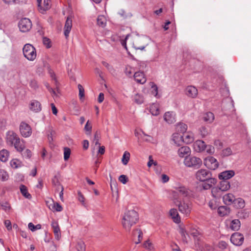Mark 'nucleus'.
Wrapping results in <instances>:
<instances>
[{"label": "nucleus", "instance_id": "nucleus-1", "mask_svg": "<svg viewBox=\"0 0 251 251\" xmlns=\"http://www.w3.org/2000/svg\"><path fill=\"white\" fill-rule=\"evenodd\" d=\"M137 220V212L134 210H128L123 216L122 224L126 230L129 231L131 227L136 223Z\"/></svg>", "mask_w": 251, "mask_h": 251}, {"label": "nucleus", "instance_id": "nucleus-2", "mask_svg": "<svg viewBox=\"0 0 251 251\" xmlns=\"http://www.w3.org/2000/svg\"><path fill=\"white\" fill-rule=\"evenodd\" d=\"M183 163L187 167L197 169L201 166L202 161L199 157L195 156L188 155L185 157Z\"/></svg>", "mask_w": 251, "mask_h": 251}, {"label": "nucleus", "instance_id": "nucleus-3", "mask_svg": "<svg viewBox=\"0 0 251 251\" xmlns=\"http://www.w3.org/2000/svg\"><path fill=\"white\" fill-rule=\"evenodd\" d=\"M24 57L29 61H34L37 56L36 49L30 44H26L23 48Z\"/></svg>", "mask_w": 251, "mask_h": 251}, {"label": "nucleus", "instance_id": "nucleus-4", "mask_svg": "<svg viewBox=\"0 0 251 251\" xmlns=\"http://www.w3.org/2000/svg\"><path fill=\"white\" fill-rule=\"evenodd\" d=\"M18 26L21 32H26L31 28L32 23L29 19L24 18L19 21Z\"/></svg>", "mask_w": 251, "mask_h": 251}, {"label": "nucleus", "instance_id": "nucleus-5", "mask_svg": "<svg viewBox=\"0 0 251 251\" xmlns=\"http://www.w3.org/2000/svg\"><path fill=\"white\" fill-rule=\"evenodd\" d=\"M204 166L211 170H215L219 167L217 160L213 156H208L203 160Z\"/></svg>", "mask_w": 251, "mask_h": 251}, {"label": "nucleus", "instance_id": "nucleus-6", "mask_svg": "<svg viewBox=\"0 0 251 251\" xmlns=\"http://www.w3.org/2000/svg\"><path fill=\"white\" fill-rule=\"evenodd\" d=\"M19 130L21 135L25 138L30 136L32 132L31 126L25 122L21 123Z\"/></svg>", "mask_w": 251, "mask_h": 251}, {"label": "nucleus", "instance_id": "nucleus-7", "mask_svg": "<svg viewBox=\"0 0 251 251\" xmlns=\"http://www.w3.org/2000/svg\"><path fill=\"white\" fill-rule=\"evenodd\" d=\"M211 173L206 169H200L198 170L195 176L197 180L203 182L211 176Z\"/></svg>", "mask_w": 251, "mask_h": 251}, {"label": "nucleus", "instance_id": "nucleus-8", "mask_svg": "<svg viewBox=\"0 0 251 251\" xmlns=\"http://www.w3.org/2000/svg\"><path fill=\"white\" fill-rule=\"evenodd\" d=\"M19 138V135L14 131L9 130L6 133V143L8 146L13 147Z\"/></svg>", "mask_w": 251, "mask_h": 251}, {"label": "nucleus", "instance_id": "nucleus-9", "mask_svg": "<svg viewBox=\"0 0 251 251\" xmlns=\"http://www.w3.org/2000/svg\"><path fill=\"white\" fill-rule=\"evenodd\" d=\"M178 209L180 212L185 216H188L191 211V204L188 201H183L180 202L178 205Z\"/></svg>", "mask_w": 251, "mask_h": 251}, {"label": "nucleus", "instance_id": "nucleus-10", "mask_svg": "<svg viewBox=\"0 0 251 251\" xmlns=\"http://www.w3.org/2000/svg\"><path fill=\"white\" fill-rule=\"evenodd\" d=\"M244 237L243 234L239 232L233 233L230 237V241L234 245L240 246L244 242Z\"/></svg>", "mask_w": 251, "mask_h": 251}, {"label": "nucleus", "instance_id": "nucleus-11", "mask_svg": "<svg viewBox=\"0 0 251 251\" xmlns=\"http://www.w3.org/2000/svg\"><path fill=\"white\" fill-rule=\"evenodd\" d=\"M37 3L40 11L42 13L50 7V0H37Z\"/></svg>", "mask_w": 251, "mask_h": 251}, {"label": "nucleus", "instance_id": "nucleus-12", "mask_svg": "<svg viewBox=\"0 0 251 251\" xmlns=\"http://www.w3.org/2000/svg\"><path fill=\"white\" fill-rule=\"evenodd\" d=\"M206 148V145L202 140H197L193 144V149L197 152H201L205 151Z\"/></svg>", "mask_w": 251, "mask_h": 251}, {"label": "nucleus", "instance_id": "nucleus-13", "mask_svg": "<svg viewBox=\"0 0 251 251\" xmlns=\"http://www.w3.org/2000/svg\"><path fill=\"white\" fill-rule=\"evenodd\" d=\"M72 19L71 16H69L67 18V19L65 22V25H64V34L66 38H67L69 36L70 32L72 29Z\"/></svg>", "mask_w": 251, "mask_h": 251}, {"label": "nucleus", "instance_id": "nucleus-14", "mask_svg": "<svg viewBox=\"0 0 251 251\" xmlns=\"http://www.w3.org/2000/svg\"><path fill=\"white\" fill-rule=\"evenodd\" d=\"M185 94L189 98H195L198 94V89L194 86H188L185 89Z\"/></svg>", "mask_w": 251, "mask_h": 251}, {"label": "nucleus", "instance_id": "nucleus-15", "mask_svg": "<svg viewBox=\"0 0 251 251\" xmlns=\"http://www.w3.org/2000/svg\"><path fill=\"white\" fill-rule=\"evenodd\" d=\"M235 175V172L233 170L224 171L219 175V178L221 180H227Z\"/></svg>", "mask_w": 251, "mask_h": 251}, {"label": "nucleus", "instance_id": "nucleus-16", "mask_svg": "<svg viewBox=\"0 0 251 251\" xmlns=\"http://www.w3.org/2000/svg\"><path fill=\"white\" fill-rule=\"evenodd\" d=\"M13 147L16 149V150L19 152H22L24 151L25 148V142L23 139L19 138L15 143L13 145Z\"/></svg>", "mask_w": 251, "mask_h": 251}, {"label": "nucleus", "instance_id": "nucleus-17", "mask_svg": "<svg viewBox=\"0 0 251 251\" xmlns=\"http://www.w3.org/2000/svg\"><path fill=\"white\" fill-rule=\"evenodd\" d=\"M51 226L53 229L55 238L57 240H59L61 237V232L57 222L55 220H53L51 222Z\"/></svg>", "mask_w": 251, "mask_h": 251}, {"label": "nucleus", "instance_id": "nucleus-18", "mask_svg": "<svg viewBox=\"0 0 251 251\" xmlns=\"http://www.w3.org/2000/svg\"><path fill=\"white\" fill-rule=\"evenodd\" d=\"M204 182V183L202 184V187L204 190H208L212 188L216 183L217 180L211 176Z\"/></svg>", "mask_w": 251, "mask_h": 251}, {"label": "nucleus", "instance_id": "nucleus-19", "mask_svg": "<svg viewBox=\"0 0 251 251\" xmlns=\"http://www.w3.org/2000/svg\"><path fill=\"white\" fill-rule=\"evenodd\" d=\"M29 109L34 112H39L42 109L41 103L36 100H33L29 104Z\"/></svg>", "mask_w": 251, "mask_h": 251}, {"label": "nucleus", "instance_id": "nucleus-20", "mask_svg": "<svg viewBox=\"0 0 251 251\" xmlns=\"http://www.w3.org/2000/svg\"><path fill=\"white\" fill-rule=\"evenodd\" d=\"M134 77L135 81L140 84H144L146 81V78L142 72H137L134 73Z\"/></svg>", "mask_w": 251, "mask_h": 251}, {"label": "nucleus", "instance_id": "nucleus-21", "mask_svg": "<svg viewBox=\"0 0 251 251\" xmlns=\"http://www.w3.org/2000/svg\"><path fill=\"white\" fill-rule=\"evenodd\" d=\"M235 199V198L234 196L230 193L224 195L223 197L224 203L227 205L233 204Z\"/></svg>", "mask_w": 251, "mask_h": 251}, {"label": "nucleus", "instance_id": "nucleus-22", "mask_svg": "<svg viewBox=\"0 0 251 251\" xmlns=\"http://www.w3.org/2000/svg\"><path fill=\"white\" fill-rule=\"evenodd\" d=\"M172 140L176 145L181 146L183 143V135L179 133H174L172 135Z\"/></svg>", "mask_w": 251, "mask_h": 251}, {"label": "nucleus", "instance_id": "nucleus-23", "mask_svg": "<svg viewBox=\"0 0 251 251\" xmlns=\"http://www.w3.org/2000/svg\"><path fill=\"white\" fill-rule=\"evenodd\" d=\"M176 192L178 193L182 197H187L189 194V192L188 190L183 186H176L175 188Z\"/></svg>", "mask_w": 251, "mask_h": 251}, {"label": "nucleus", "instance_id": "nucleus-24", "mask_svg": "<svg viewBox=\"0 0 251 251\" xmlns=\"http://www.w3.org/2000/svg\"><path fill=\"white\" fill-rule=\"evenodd\" d=\"M190 152V149L187 146H183L177 151L178 155L180 157H184L185 155H189Z\"/></svg>", "mask_w": 251, "mask_h": 251}, {"label": "nucleus", "instance_id": "nucleus-25", "mask_svg": "<svg viewBox=\"0 0 251 251\" xmlns=\"http://www.w3.org/2000/svg\"><path fill=\"white\" fill-rule=\"evenodd\" d=\"M170 215L175 223L178 224L180 222V218L176 209H171L170 210Z\"/></svg>", "mask_w": 251, "mask_h": 251}, {"label": "nucleus", "instance_id": "nucleus-26", "mask_svg": "<svg viewBox=\"0 0 251 251\" xmlns=\"http://www.w3.org/2000/svg\"><path fill=\"white\" fill-rule=\"evenodd\" d=\"M164 119L169 124L175 122V114L173 112H166L164 115Z\"/></svg>", "mask_w": 251, "mask_h": 251}, {"label": "nucleus", "instance_id": "nucleus-27", "mask_svg": "<svg viewBox=\"0 0 251 251\" xmlns=\"http://www.w3.org/2000/svg\"><path fill=\"white\" fill-rule=\"evenodd\" d=\"M223 191L218 187H213L211 190V193L215 199L220 200L222 197Z\"/></svg>", "mask_w": 251, "mask_h": 251}, {"label": "nucleus", "instance_id": "nucleus-28", "mask_svg": "<svg viewBox=\"0 0 251 251\" xmlns=\"http://www.w3.org/2000/svg\"><path fill=\"white\" fill-rule=\"evenodd\" d=\"M194 140V135L192 133H185L183 135V143L190 144Z\"/></svg>", "mask_w": 251, "mask_h": 251}, {"label": "nucleus", "instance_id": "nucleus-29", "mask_svg": "<svg viewBox=\"0 0 251 251\" xmlns=\"http://www.w3.org/2000/svg\"><path fill=\"white\" fill-rule=\"evenodd\" d=\"M150 113L153 116H157L159 114V105L157 103H152L149 109Z\"/></svg>", "mask_w": 251, "mask_h": 251}, {"label": "nucleus", "instance_id": "nucleus-30", "mask_svg": "<svg viewBox=\"0 0 251 251\" xmlns=\"http://www.w3.org/2000/svg\"><path fill=\"white\" fill-rule=\"evenodd\" d=\"M203 119L207 123H211L214 120V115L213 113L211 112H206L203 114Z\"/></svg>", "mask_w": 251, "mask_h": 251}, {"label": "nucleus", "instance_id": "nucleus-31", "mask_svg": "<svg viewBox=\"0 0 251 251\" xmlns=\"http://www.w3.org/2000/svg\"><path fill=\"white\" fill-rule=\"evenodd\" d=\"M223 192L228 190L230 187V183L227 180H221L218 187Z\"/></svg>", "mask_w": 251, "mask_h": 251}, {"label": "nucleus", "instance_id": "nucleus-32", "mask_svg": "<svg viewBox=\"0 0 251 251\" xmlns=\"http://www.w3.org/2000/svg\"><path fill=\"white\" fill-rule=\"evenodd\" d=\"M218 214L221 216H224L229 213V208L226 206H221L218 207Z\"/></svg>", "mask_w": 251, "mask_h": 251}, {"label": "nucleus", "instance_id": "nucleus-33", "mask_svg": "<svg viewBox=\"0 0 251 251\" xmlns=\"http://www.w3.org/2000/svg\"><path fill=\"white\" fill-rule=\"evenodd\" d=\"M20 190L24 197L28 199H31V195L28 192L27 187L25 185L21 184L20 186Z\"/></svg>", "mask_w": 251, "mask_h": 251}, {"label": "nucleus", "instance_id": "nucleus-34", "mask_svg": "<svg viewBox=\"0 0 251 251\" xmlns=\"http://www.w3.org/2000/svg\"><path fill=\"white\" fill-rule=\"evenodd\" d=\"M233 204L236 208L240 209H243L245 206V201L241 198L235 199Z\"/></svg>", "mask_w": 251, "mask_h": 251}, {"label": "nucleus", "instance_id": "nucleus-35", "mask_svg": "<svg viewBox=\"0 0 251 251\" xmlns=\"http://www.w3.org/2000/svg\"><path fill=\"white\" fill-rule=\"evenodd\" d=\"M240 226V221L238 219H234L231 222L230 227L232 230L237 231Z\"/></svg>", "mask_w": 251, "mask_h": 251}, {"label": "nucleus", "instance_id": "nucleus-36", "mask_svg": "<svg viewBox=\"0 0 251 251\" xmlns=\"http://www.w3.org/2000/svg\"><path fill=\"white\" fill-rule=\"evenodd\" d=\"M9 155V151L6 150H2L0 151V160L5 162L8 160Z\"/></svg>", "mask_w": 251, "mask_h": 251}, {"label": "nucleus", "instance_id": "nucleus-37", "mask_svg": "<svg viewBox=\"0 0 251 251\" xmlns=\"http://www.w3.org/2000/svg\"><path fill=\"white\" fill-rule=\"evenodd\" d=\"M97 24L102 27L105 26L106 25V19L103 15H99L97 18Z\"/></svg>", "mask_w": 251, "mask_h": 251}, {"label": "nucleus", "instance_id": "nucleus-38", "mask_svg": "<svg viewBox=\"0 0 251 251\" xmlns=\"http://www.w3.org/2000/svg\"><path fill=\"white\" fill-rule=\"evenodd\" d=\"M249 212L247 209H241L237 214V217L240 219H246L249 216Z\"/></svg>", "mask_w": 251, "mask_h": 251}, {"label": "nucleus", "instance_id": "nucleus-39", "mask_svg": "<svg viewBox=\"0 0 251 251\" xmlns=\"http://www.w3.org/2000/svg\"><path fill=\"white\" fill-rule=\"evenodd\" d=\"M176 128L178 132L184 133L187 129V126L185 124L180 123L176 125Z\"/></svg>", "mask_w": 251, "mask_h": 251}, {"label": "nucleus", "instance_id": "nucleus-40", "mask_svg": "<svg viewBox=\"0 0 251 251\" xmlns=\"http://www.w3.org/2000/svg\"><path fill=\"white\" fill-rule=\"evenodd\" d=\"M218 200L213 199L209 201L208 206L212 210L216 209L219 207V203Z\"/></svg>", "mask_w": 251, "mask_h": 251}, {"label": "nucleus", "instance_id": "nucleus-41", "mask_svg": "<svg viewBox=\"0 0 251 251\" xmlns=\"http://www.w3.org/2000/svg\"><path fill=\"white\" fill-rule=\"evenodd\" d=\"M133 235L134 237L136 236L138 237V241L135 242L136 244H139L143 239V233L142 231L139 229H136V230H134L133 231Z\"/></svg>", "mask_w": 251, "mask_h": 251}, {"label": "nucleus", "instance_id": "nucleus-42", "mask_svg": "<svg viewBox=\"0 0 251 251\" xmlns=\"http://www.w3.org/2000/svg\"><path fill=\"white\" fill-rule=\"evenodd\" d=\"M133 100L138 104H141L144 102V98L142 95L136 94L133 98Z\"/></svg>", "mask_w": 251, "mask_h": 251}, {"label": "nucleus", "instance_id": "nucleus-43", "mask_svg": "<svg viewBox=\"0 0 251 251\" xmlns=\"http://www.w3.org/2000/svg\"><path fill=\"white\" fill-rule=\"evenodd\" d=\"M130 155L129 152L125 151L122 159V162L124 165H126L128 163L130 159Z\"/></svg>", "mask_w": 251, "mask_h": 251}, {"label": "nucleus", "instance_id": "nucleus-44", "mask_svg": "<svg viewBox=\"0 0 251 251\" xmlns=\"http://www.w3.org/2000/svg\"><path fill=\"white\" fill-rule=\"evenodd\" d=\"M9 176L8 173L3 169H0V178L1 181H5L8 179Z\"/></svg>", "mask_w": 251, "mask_h": 251}, {"label": "nucleus", "instance_id": "nucleus-45", "mask_svg": "<svg viewBox=\"0 0 251 251\" xmlns=\"http://www.w3.org/2000/svg\"><path fill=\"white\" fill-rule=\"evenodd\" d=\"M151 93L157 98L159 97L158 95V87L153 82H152L151 85Z\"/></svg>", "mask_w": 251, "mask_h": 251}, {"label": "nucleus", "instance_id": "nucleus-46", "mask_svg": "<svg viewBox=\"0 0 251 251\" xmlns=\"http://www.w3.org/2000/svg\"><path fill=\"white\" fill-rule=\"evenodd\" d=\"M76 248L77 251H85V245L82 241L77 242Z\"/></svg>", "mask_w": 251, "mask_h": 251}, {"label": "nucleus", "instance_id": "nucleus-47", "mask_svg": "<svg viewBox=\"0 0 251 251\" xmlns=\"http://www.w3.org/2000/svg\"><path fill=\"white\" fill-rule=\"evenodd\" d=\"M3 2L7 4H13L19 3H25L26 0H3Z\"/></svg>", "mask_w": 251, "mask_h": 251}, {"label": "nucleus", "instance_id": "nucleus-48", "mask_svg": "<svg viewBox=\"0 0 251 251\" xmlns=\"http://www.w3.org/2000/svg\"><path fill=\"white\" fill-rule=\"evenodd\" d=\"M199 132L202 137L206 136L209 133L208 128L205 126H201L200 127Z\"/></svg>", "mask_w": 251, "mask_h": 251}, {"label": "nucleus", "instance_id": "nucleus-49", "mask_svg": "<svg viewBox=\"0 0 251 251\" xmlns=\"http://www.w3.org/2000/svg\"><path fill=\"white\" fill-rule=\"evenodd\" d=\"M179 232L182 236L183 240H186V236H189L188 231L183 227H180L179 229Z\"/></svg>", "mask_w": 251, "mask_h": 251}, {"label": "nucleus", "instance_id": "nucleus-50", "mask_svg": "<svg viewBox=\"0 0 251 251\" xmlns=\"http://www.w3.org/2000/svg\"><path fill=\"white\" fill-rule=\"evenodd\" d=\"M71 154V150L69 148L65 147L64 148V159L67 161L70 158Z\"/></svg>", "mask_w": 251, "mask_h": 251}, {"label": "nucleus", "instance_id": "nucleus-51", "mask_svg": "<svg viewBox=\"0 0 251 251\" xmlns=\"http://www.w3.org/2000/svg\"><path fill=\"white\" fill-rule=\"evenodd\" d=\"M28 228L32 231H35L37 229H40L41 228V225L40 224H38L36 226L34 225L32 223H29L28 225Z\"/></svg>", "mask_w": 251, "mask_h": 251}, {"label": "nucleus", "instance_id": "nucleus-52", "mask_svg": "<svg viewBox=\"0 0 251 251\" xmlns=\"http://www.w3.org/2000/svg\"><path fill=\"white\" fill-rule=\"evenodd\" d=\"M125 73L127 76L130 77L134 73V69L129 66H126L125 70Z\"/></svg>", "mask_w": 251, "mask_h": 251}, {"label": "nucleus", "instance_id": "nucleus-53", "mask_svg": "<svg viewBox=\"0 0 251 251\" xmlns=\"http://www.w3.org/2000/svg\"><path fill=\"white\" fill-rule=\"evenodd\" d=\"M52 184L55 186L56 188V189L59 191L60 190V188L61 186H62L59 181H58L56 176H54V178L52 180Z\"/></svg>", "mask_w": 251, "mask_h": 251}, {"label": "nucleus", "instance_id": "nucleus-54", "mask_svg": "<svg viewBox=\"0 0 251 251\" xmlns=\"http://www.w3.org/2000/svg\"><path fill=\"white\" fill-rule=\"evenodd\" d=\"M0 204L2 208L5 211L10 209V205L7 201H1Z\"/></svg>", "mask_w": 251, "mask_h": 251}, {"label": "nucleus", "instance_id": "nucleus-55", "mask_svg": "<svg viewBox=\"0 0 251 251\" xmlns=\"http://www.w3.org/2000/svg\"><path fill=\"white\" fill-rule=\"evenodd\" d=\"M143 246L146 249L149 250H151L153 249V247L152 243L150 242L149 240H147L143 244Z\"/></svg>", "mask_w": 251, "mask_h": 251}, {"label": "nucleus", "instance_id": "nucleus-56", "mask_svg": "<svg viewBox=\"0 0 251 251\" xmlns=\"http://www.w3.org/2000/svg\"><path fill=\"white\" fill-rule=\"evenodd\" d=\"M78 89L79 90V97L81 99L84 97V89L81 84L78 85Z\"/></svg>", "mask_w": 251, "mask_h": 251}, {"label": "nucleus", "instance_id": "nucleus-57", "mask_svg": "<svg viewBox=\"0 0 251 251\" xmlns=\"http://www.w3.org/2000/svg\"><path fill=\"white\" fill-rule=\"evenodd\" d=\"M232 151L230 148H227L222 151V155L224 156H227L232 154Z\"/></svg>", "mask_w": 251, "mask_h": 251}, {"label": "nucleus", "instance_id": "nucleus-58", "mask_svg": "<svg viewBox=\"0 0 251 251\" xmlns=\"http://www.w3.org/2000/svg\"><path fill=\"white\" fill-rule=\"evenodd\" d=\"M22 155L24 157L26 158H30L32 156V152L29 149H26L24 152L22 153Z\"/></svg>", "mask_w": 251, "mask_h": 251}, {"label": "nucleus", "instance_id": "nucleus-59", "mask_svg": "<svg viewBox=\"0 0 251 251\" xmlns=\"http://www.w3.org/2000/svg\"><path fill=\"white\" fill-rule=\"evenodd\" d=\"M207 153L212 154L215 152L214 148L211 145H206V148L205 149Z\"/></svg>", "mask_w": 251, "mask_h": 251}, {"label": "nucleus", "instance_id": "nucleus-60", "mask_svg": "<svg viewBox=\"0 0 251 251\" xmlns=\"http://www.w3.org/2000/svg\"><path fill=\"white\" fill-rule=\"evenodd\" d=\"M52 208L57 212H60L63 209L61 205L57 202L54 203L53 206H52Z\"/></svg>", "mask_w": 251, "mask_h": 251}, {"label": "nucleus", "instance_id": "nucleus-61", "mask_svg": "<svg viewBox=\"0 0 251 251\" xmlns=\"http://www.w3.org/2000/svg\"><path fill=\"white\" fill-rule=\"evenodd\" d=\"M190 234L194 238L197 237L199 235V231L195 228H192L190 231Z\"/></svg>", "mask_w": 251, "mask_h": 251}, {"label": "nucleus", "instance_id": "nucleus-62", "mask_svg": "<svg viewBox=\"0 0 251 251\" xmlns=\"http://www.w3.org/2000/svg\"><path fill=\"white\" fill-rule=\"evenodd\" d=\"M119 180L123 184H126L127 181V177L126 175H121L119 177Z\"/></svg>", "mask_w": 251, "mask_h": 251}, {"label": "nucleus", "instance_id": "nucleus-63", "mask_svg": "<svg viewBox=\"0 0 251 251\" xmlns=\"http://www.w3.org/2000/svg\"><path fill=\"white\" fill-rule=\"evenodd\" d=\"M218 246L221 249L224 250L227 248V244L225 241H221L219 242Z\"/></svg>", "mask_w": 251, "mask_h": 251}, {"label": "nucleus", "instance_id": "nucleus-64", "mask_svg": "<svg viewBox=\"0 0 251 251\" xmlns=\"http://www.w3.org/2000/svg\"><path fill=\"white\" fill-rule=\"evenodd\" d=\"M143 134L147 137V138H146L145 140V141H146L147 142H150V143H155V141H154V138L150 136V135H148L147 134H146V133H145L144 132H143Z\"/></svg>", "mask_w": 251, "mask_h": 251}]
</instances>
